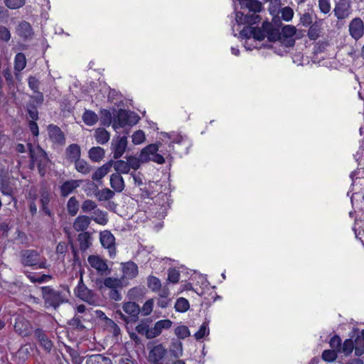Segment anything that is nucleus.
Here are the masks:
<instances>
[{"label":"nucleus","mask_w":364,"mask_h":364,"mask_svg":"<svg viewBox=\"0 0 364 364\" xmlns=\"http://www.w3.org/2000/svg\"><path fill=\"white\" fill-rule=\"evenodd\" d=\"M262 28L265 31L266 37L269 41H277L281 38V33L278 28L273 27V25L268 22L262 23Z\"/></svg>","instance_id":"nucleus-19"},{"label":"nucleus","mask_w":364,"mask_h":364,"mask_svg":"<svg viewBox=\"0 0 364 364\" xmlns=\"http://www.w3.org/2000/svg\"><path fill=\"white\" fill-rule=\"evenodd\" d=\"M252 37L258 41H262L264 39V38L266 37V34L265 31H264V28L262 27L261 28H254Z\"/></svg>","instance_id":"nucleus-62"},{"label":"nucleus","mask_w":364,"mask_h":364,"mask_svg":"<svg viewBox=\"0 0 364 364\" xmlns=\"http://www.w3.org/2000/svg\"><path fill=\"white\" fill-rule=\"evenodd\" d=\"M158 150V146L155 144H149L144 148L141 150L142 164L152 161L159 164H163L165 159L162 155L157 153Z\"/></svg>","instance_id":"nucleus-7"},{"label":"nucleus","mask_w":364,"mask_h":364,"mask_svg":"<svg viewBox=\"0 0 364 364\" xmlns=\"http://www.w3.org/2000/svg\"><path fill=\"white\" fill-rule=\"evenodd\" d=\"M105 150L100 146L92 147L89 150L88 155L91 161L98 162L105 156Z\"/></svg>","instance_id":"nucleus-29"},{"label":"nucleus","mask_w":364,"mask_h":364,"mask_svg":"<svg viewBox=\"0 0 364 364\" xmlns=\"http://www.w3.org/2000/svg\"><path fill=\"white\" fill-rule=\"evenodd\" d=\"M82 183V180H68L65 181L60 186V196L62 197H67L69 194L73 193L77 188H78Z\"/></svg>","instance_id":"nucleus-17"},{"label":"nucleus","mask_w":364,"mask_h":364,"mask_svg":"<svg viewBox=\"0 0 364 364\" xmlns=\"http://www.w3.org/2000/svg\"><path fill=\"white\" fill-rule=\"evenodd\" d=\"M75 295L90 305H95L97 302L96 294L85 285L82 274L78 284L75 289Z\"/></svg>","instance_id":"nucleus-6"},{"label":"nucleus","mask_w":364,"mask_h":364,"mask_svg":"<svg viewBox=\"0 0 364 364\" xmlns=\"http://www.w3.org/2000/svg\"><path fill=\"white\" fill-rule=\"evenodd\" d=\"M94 214L95 215L92 219L100 225H105L108 222V219L105 213H103L101 210L97 209L95 210Z\"/></svg>","instance_id":"nucleus-43"},{"label":"nucleus","mask_w":364,"mask_h":364,"mask_svg":"<svg viewBox=\"0 0 364 364\" xmlns=\"http://www.w3.org/2000/svg\"><path fill=\"white\" fill-rule=\"evenodd\" d=\"M113 165V160H110L105 163L101 167L98 168L92 174V179L93 181H100L110 171Z\"/></svg>","instance_id":"nucleus-23"},{"label":"nucleus","mask_w":364,"mask_h":364,"mask_svg":"<svg viewBox=\"0 0 364 364\" xmlns=\"http://www.w3.org/2000/svg\"><path fill=\"white\" fill-rule=\"evenodd\" d=\"M100 242L104 247L108 250L110 257L115 256V238L110 231L105 230L100 232Z\"/></svg>","instance_id":"nucleus-9"},{"label":"nucleus","mask_w":364,"mask_h":364,"mask_svg":"<svg viewBox=\"0 0 364 364\" xmlns=\"http://www.w3.org/2000/svg\"><path fill=\"white\" fill-rule=\"evenodd\" d=\"M41 291L45 305L47 307L50 306L56 309L62 304L68 301L70 290L68 286H62L58 289H54L48 286L42 287Z\"/></svg>","instance_id":"nucleus-2"},{"label":"nucleus","mask_w":364,"mask_h":364,"mask_svg":"<svg viewBox=\"0 0 364 364\" xmlns=\"http://www.w3.org/2000/svg\"><path fill=\"white\" fill-rule=\"evenodd\" d=\"M0 189L3 194L7 196H11L13 192L12 188L9 186V181L7 179H1Z\"/></svg>","instance_id":"nucleus-51"},{"label":"nucleus","mask_w":364,"mask_h":364,"mask_svg":"<svg viewBox=\"0 0 364 364\" xmlns=\"http://www.w3.org/2000/svg\"><path fill=\"white\" fill-rule=\"evenodd\" d=\"M180 273L176 269H170L168 274V280L172 283H177L179 281Z\"/></svg>","instance_id":"nucleus-59"},{"label":"nucleus","mask_w":364,"mask_h":364,"mask_svg":"<svg viewBox=\"0 0 364 364\" xmlns=\"http://www.w3.org/2000/svg\"><path fill=\"white\" fill-rule=\"evenodd\" d=\"M114 170L117 171L116 173H119L121 175V173H128L129 172V168L128 166L127 161H124L123 160H117L114 161H113V165Z\"/></svg>","instance_id":"nucleus-34"},{"label":"nucleus","mask_w":364,"mask_h":364,"mask_svg":"<svg viewBox=\"0 0 364 364\" xmlns=\"http://www.w3.org/2000/svg\"><path fill=\"white\" fill-rule=\"evenodd\" d=\"M97 208V204L95 201L92 200H85L81 206L82 210L83 213H89L92 210H95Z\"/></svg>","instance_id":"nucleus-52"},{"label":"nucleus","mask_w":364,"mask_h":364,"mask_svg":"<svg viewBox=\"0 0 364 364\" xmlns=\"http://www.w3.org/2000/svg\"><path fill=\"white\" fill-rule=\"evenodd\" d=\"M50 202V193L48 191L43 189L41 191V206L48 205Z\"/></svg>","instance_id":"nucleus-64"},{"label":"nucleus","mask_w":364,"mask_h":364,"mask_svg":"<svg viewBox=\"0 0 364 364\" xmlns=\"http://www.w3.org/2000/svg\"><path fill=\"white\" fill-rule=\"evenodd\" d=\"M28 83L29 87L34 92L39 91V80L35 76H30L28 79Z\"/></svg>","instance_id":"nucleus-57"},{"label":"nucleus","mask_w":364,"mask_h":364,"mask_svg":"<svg viewBox=\"0 0 364 364\" xmlns=\"http://www.w3.org/2000/svg\"><path fill=\"white\" fill-rule=\"evenodd\" d=\"M14 330L23 337L28 336L31 333V323L25 318L18 316L16 318Z\"/></svg>","instance_id":"nucleus-12"},{"label":"nucleus","mask_w":364,"mask_h":364,"mask_svg":"<svg viewBox=\"0 0 364 364\" xmlns=\"http://www.w3.org/2000/svg\"><path fill=\"white\" fill-rule=\"evenodd\" d=\"M175 334L181 339H184L190 336V331L187 326H180L176 328Z\"/></svg>","instance_id":"nucleus-49"},{"label":"nucleus","mask_w":364,"mask_h":364,"mask_svg":"<svg viewBox=\"0 0 364 364\" xmlns=\"http://www.w3.org/2000/svg\"><path fill=\"white\" fill-rule=\"evenodd\" d=\"M145 135L143 131L138 130L135 132L132 135V142L134 144H139L144 141Z\"/></svg>","instance_id":"nucleus-58"},{"label":"nucleus","mask_w":364,"mask_h":364,"mask_svg":"<svg viewBox=\"0 0 364 364\" xmlns=\"http://www.w3.org/2000/svg\"><path fill=\"white\" fill-rule=\"evenodd\" d=\"M103 285L111 289L122 287V281L117 278L107 277L104 279Z\"/></svg>","instance_id":"nucleus-41"},{"label":"nucleus","mask_w":364,"mask_h":364,"mask_svg":"<svg viewBox=\"0 0 364 364\" xmlns=\"http://www.w3.org/2000/svg\"><path fill=\"white\" fill-rule=\"evenodd\" d=\"M125 158L128 163V166H129V170L131 168H132L134 170H137L138 168H139L141 164L142 163L141 152L140 153L139 158H136L134 156H126Z\"/></svg>","instance_id":"nucleus-38"},{"label":"nucleus","mask_w":364,"mask_h":364,"mask_svg":"<svg viewBox=\"0 0 364 364\" xmlns=\"http://www.w3.org/2000/svg\"><path fill=\"white\" fill-rule=\"evenodd\" d=\"M75 166L78 172L85 175L89 173L92 170V167L87 162L80 159L75 162Z\"/></svg>","instance_id":"nucleus-35"},{"label":"nucleus","mask_w":364,"mask_h":364,"mask_svg":"<svg viewBox=\"0 0 364 364\" xmlns=\"http://www.w3.org/2000/svg\"><path fill=\"white\" fill-rule=\"evenodd\" d=\"M11 38L9 30L4 26H0V39L4 42H8Z\"/></svg>","instance_id":"nucleus-61"},{"label":"nucleus","mask_w":364,"mask_h":364,"mask_svg":"<svg viewBox=\"0 0 364 364\" xmlns=\"http://www.w3.org/2000/svg\"><path fill=\"white\" fill-rule=\"evenodd\" d=\"M123 311L127 314H124L120 310L116 311V314L125 323H135L137 321L140 313L139 306L134 301L125 302L122 306Z\"/></svg>","instance_id":"nucleus-4"},{"label":"nucleus","mask_w":364,"mask_h":364,"mask_svg":"<svg viewBox=\"0 0 364 364\" xmlns=\"http://www.w3.org/2000/svg\"><path fill=\"white\" fill-rule=\"evenodd\" d=\"M355 353L360 356L364 353V337L362 333L357 336L354 342Z\"/></svg>","instance_id":"nucleus-39"},{"label":"nucleus","mask_w":364,"mask_h":364,"mask_svg":"<svg viewBox=\"0 0 364 364\" xmlns=\"http://www.w3.org/2000/svg\"><path fill=\"white\" fill-rule=\"evenodd\" d=\"M26 65V56L23 53H18L15 56L14 70L16 72H21Z\"/></svg>","instance_id":"nucleus-33"},{"label":"nucleus","mask_w":364,"mask_h":364,"mask_svg":"<svg viewBox=\"0 0 364 364\" xmlns=\"http://www.w3.org/2000/svg\"><path fill=\"white\" fill-rule=\"evenodd\" d=\"M100 120L103 125L109 126L112 124V114L108 109H102L100 112Z\"/></svg>","instance_id":"nucleus-46"},{"label":"nucleus","mask_w":364,"mask_h":364,"mask_svg":"<svg viewBox=\"0 0 364 364\" xmlns=\"http://www.w3.org/2000/svg\"><path fill=\"white\" fill-rule=\"evenodd\" d=\"M83 122L89 126L95 124L98 120V116L91 110H86L82 116Z\"/></svg>","instance_id":"nucleus-36"},{"label":"nucleus","mask_w":364,"mask_h":364,"mask_svg":"<svg viewBox=\"0 0 364 364\" xmlns=\"http://www.w3.org/2000/svg\"><path fill=\"white\" fill-rule=\"evenodd\" d=\"M337 358V351L334 350H325L322 353V358L328 362L334 361Z\"/></svg>","instance_id":"nucleus-55"},{"label":"nucleus","mask_w":364,"mask_h":364,"mask_svg":"<svg viewBox=\"0 0 364 364\" xmlns=\"http://www.w3.org/2000/svg\"><path fill=\"white\" fill-rule=\"evenodd\" d=\"M80 244V248L82 251H85L91 245V235L88 232L80 233L77 237Z\"/></svg>","instance_id":"nucleus-30"},{"label":"nucleus","mask_w":364,"mask_h":364,"mask_svg":"<svg viewBox=\"0 0 364 364\" xmlns=\"http://www.w3.org/2000/svg\"><path fill=\"white\" fill-rule=\"evenodd\" d=\"M26 0H4L5 5L10 9H18L23 7Z\"/></svg>","instance_id":"nucleus-44"},{"label":"nucleus","mask_w":364,"mask_h":364,"mask_svg":"<svg viewBox=\"0 0 364 364\" xmlns=\"http://www.w3.org/2000/svg\"><path fill=\"white\" fill-rule=\"evenodd\" d=\"M35 93V95L30 96V100L27 103H33L37 107L41 106L44 101L43 95L41 92H36Z\"/></svg>","instance_id":"nucleus-48"},{"label":"nucleus","mask_w":364,"mask_h":364,"mask_svg":"<svg viewBox=\"0 0 364 364\" xmlns=\"http://www.w3.org/2000/svg\"><path fill=\"white\" fill-rule=\"evenodd\" d=\"M127 147V138L126 136H117L111 143V149L114 159H119L124 153Z\"/></svg>","instance_id":"nucleus-8"},{"label":"nucleus","mask_w":364,"mask_h":364,"mask_svg":"<svg viewBox=\"0 0 364 364\" xmlns=\"http://www.w3.org/2000/svg\"><path fill=\"white\" fill-rule=\"evenodd\" d=\"M34 336L39 341L40 345L48 352L53 348V342L48 338L45 331L41 328H36L34 331Z\"/></svg>","instance_id":"nucleus-18"},{"label":"nucleus","mask_w":364,"mask_h":364,"mask_svg":"<svg viewBox=\"0 0 364 364\" xmlns=\"http://www.w3.org/2000/svg\"><path fill=\"white\" fill-rule=\"evenodd\" d=\"M95 139L99 144H105L109 140V133L104 128H98L95 131Z\"/></svg>","instance_id":"nucleus-32"},{"label":"nucleus","mask_w":364,"mask_h":364,"mask_svg":"<svg viewBox=\"0 0 364 364\" xmlns=\"http://www.w3.org/2000/svg\"><path fill=\"white\" fill-rule=\"evenodd\" d=\"M318 6L322 13H328L331 9L329 0H318Z\"/></svg>","instance_id":"nucleus-63"},{"label":"nucleus","mask_w":364,"mask_h":364,"mask_svg":"<svg viewBox=\"0 0 364 364\" xmlns=\"http://www.w3.org/2000/svg\"><path fill=\"white\" fill-rule=\"evenodd\" d=\"M190 307L188 301L183 297L177 299L175 304V309L178 312H186Z\"/></svg>","instance_id":"nucleus-40"},{"label":"nucleus","mask_w":364,"mask_h":364,"mask_svg":"<svg viewBox=\"0 0 364 364\" xmlns=\"http://www.w3.org/2000/svg\"><path fill=\"white\" fill-rule=\"evenodd\" d=\"M37 107L33 103H26V112L31 120H38L39 118Z\"/></svg>","instance_id":"nucleus-42"},{"label":"nucleus","mask_w":364,"mask_h":364,"mask_svg":"<svg viewBox=\"0 0 364 364\" xmlns=\"http://www.w3.org/2000/svg\"><path fill=\"white\" fill-rule=\"evenodd\" d=\"M110 186L117 192H122L124 188L122 176L119 173H113L110 176Z\"/></svg>","instance_id":"nucleus-25"},{"label":"nucleus","mask_w":364,"mask_h":364,"mask_svg":"<svg viewBox=\"0 0 364 364\" xmlns=\"http://www.w3.org/2000/svg\"><path fill=\"white\" fill-rule=\"evenodd\" d=\"M296 29L294 26L287 25L282 28L280 31L281 38H292L296 33Z\"/></svg>","instance_id":"nucleus-45"},{"label":"nucleus","mask_w":364,"mask_h":364,"mask_svg":"<svg viewBox=\"0 0 364 364\" xmlns=\"http://www.w3.org/2000/svg\"><path fill=\"white\" fill-rule=\"evenodd\" d=\"M153 299H149L144 303L141 310L144 316L149 315L151 313L153 309Z\"/></svg>","instance_id":"nucleus-60"},{"label":"nucleus","mask_w":364,"mask_h":364,"mask_svg":"<svg viewBox=\"0 0 364 364\" xmlns=\"http://www.w3.org/2000/svg\"><path fill=\"white\" fill-rule=\"evenodd\" d=\"M349 31L350 36L355 39L358 40L364 33V24L360 18L353 19L349 24Z\"/></svg>","instance_id":"nucleus-13"},{"label":"nucleus","mask_w":364,"mask_h":364,"mask_svg":"<svg viewBox=\"0 0 364 364\" xmlns=\"http://www.w3.org/2000/svg\"><path fill=\"white\" fill-rule=\"evenodd\" d=\"M329 344L333 350L337 352H341V339L338 336L336 335L332 337L330 340Z\"/></svg>","instance_id":"nucleus-53"},{"label":"nucleus","mask_w":364,"mask_h":364,"mask_svg":"<svg viewBox=\"0 0 364 364\" xmlns=\"http://www.w3.org/2000/svg\"><path fill=\"white\" fill-rule=\"evenodd\" d=\"M21 262L24 266H38L39 268H46V259H41L39 253L33 250H26L21 252Z\"/></svg>","instance_id":"nucleus-5"},{"label":"nucleus","mask_w":364,"mask_h":364,"mask_svg":"<svg viewBox=\"0 0 364 364\" xmlns=\"http://www.w3.org/2000/svg\"><path fill=\"white\" fill-rule=\"evenodd\" d=\"M139 120V117L134 112L127 111L123 109L118 110L117 115H114L112 127L114 130H117L126 125L136 124Z\"/></svg>","instance_id":"nucleus-3"},{"label":"nucleus","mask_w":364,"mask_h":364,"mask_svg":"<svg viewBox=\"0 0 364 364\" xmlns=\"http://www.w3.org/2000/svg\"><path fill=\"white\" fill-rule=\"evenodd\" d=\"M16 32L23 40L30 39L34 35L31 25L26 21H21L18 23L16 28Z\"/></svg>","instance_id":"nucleus-14"},{"label":"nucleus","mask_w":364,"mask_h":364,"mask_svg":"<svg viewBox=\"0 0 364 364\" xmlns=\"http://www.w3.org/2000/svg\"><path fill=\"white\" fill-rule=\"evenodd\" d=\"M50 139L55 144L63 145L65 136L60 128L54 124H49L47 128Z\"/></svg>","instance_id":"nucleus-10"},{"label":"nucleus","mask_w":364,"mask_h":364,"mask_svg":"<svg viewBox=\"0 0 364 364\" xmlns=\"http://www.w3.org/2000/svg\"><path fill=\"white\" fill-rule=\"evenodd\" d=\"M124 277L127 279H133L138 274V267L132 261L122 263Z\"/></svg>","instance_id":"nucleus-20"},{"label":"nucleus","mask_w":364,"mask_h":364,"mask_svg":"<svg viewBox=\"0 0 364 364\" xmlns=\"http://www.w3.org/2000/svg\"><path fill=\"white\" fill-rule=\"evenodd\" d=\"M151 321L149 318L142 320L141 322L135 328L137 333L141 335H145L147 338H153V336H150L151 335L150 332L152 331V328H149V325Z\"/></svg>","instance_id":"nucleus-26"},{"label":"nucleus","mask_w":364,"mask_h":364,"mask_svg":"<svg viewBox=\"0 0 364 364\" xmlns=\"http://www.w3.org/2000/svg\"><path fill=\"white\" fill-rule=\"evenodd\" d=\"M279 13L281 14V17L287 21H290L292 18L293 15H294V11H293L292 9L289 6L282 8L280 10Z\"/></svg>","instance_id":"nucleus-56"},{"label":"nucleus","mask_w":364,"mask_h":364,"mask_svg":"<svg viewBox=\"0 0 364 364\" xmlns=\"http://www.w3.org/2000/svg\"><path fill=\"white\" fill-rule=\"evenodd\" d=\"M161 282L160 280L154 276H150L148 278V287L151 289L153 291H158L161 288Z\"/></svg>","instance_id":"nucleus-50"},{"label":"nucleus","mask_w":364,"mask_h":364,"mask_svg":"<svg viewBox=\"0 0 364 364\" xmlns=\"http://www.w3.org/2000/svg\"><path fill=\"white\" fill-rule=\"evenodd\" d=\"M91 218L87 215H79L73 223V228L77 232L85 231L90 225Z\"/></svg>","instance_id":"nucleus-22"},{"label":"nucleus","mask_w":364,"mask_h":364,"mask_svg":"<svg viewBox=\"0 0 364 364\" xmlns=\"http://www.w3.org/2000/svg\"><path fill=\"white\" fill-rule=\"evenodd\" d=\"M87 184L90 188L95 190V196L98 198L99 200H108L114 196V192L109 188H103L99 190L97 186L93 182H88Z\"/></svg>","instance_id":"nucleus-16"},{"label":"nucleus","mask_w":364,"mask_h":364,"mask_svg":"<svg viewBox=\"0 0 364 364\" xmlns=\"http://www.w3.org/2000/svg\"><path fill=\"white\" fill-rule=\"evenodd\" d=\"M354 348V343L351 339H346L343 346L341 345V351L346 355H349Z\"/></svg>","instance_id":"nucleus-54"},{"label":"nucleus","mask_w":364,"mask_h":364,"mask_svg":"<svg viewBox=\"0 0 364 364\" xmlns=\"http://www.w3.org/2000/svg\"><path fill=\"white\" fill-rule=\"evenodd\" d=\"M241 9H247L248 12L244 14L243 12L237 11L235 14V21L238 25L249 24L252 25L257 23L260 21L261 17L257 13L260 12L262 9L261 2L258 0H237Z\"/></svg>","instance_id":"nucleus-1"},{"label":"nucleus","mask_w":364,"mask_h":364,"mask_svg":"<svg viewBox=\"0 0 364 364\" xmlns=\"http://www.w3.org/2000/svg\"><path fill=\"white\" fill-rule=\"evenodd\" d=\"M167 353L166 349L161 345L155 346L149 353V360L153 364H162L161 360Z\"/></svg>","instance_id":"nucleus-11"},{"label":"nucleus","mask_w":364,"mask_h":364,"mask_svg":"<svg viewBox=\"0 0 364 364\" xmlns=\"http://www.w3.org/2000/svg\"><path fill=\"white\" fill-rule=\"evenodd\" d=\"M348 8L349 5L346 4L345 2H339L336 4L334 13L338 19H343L348 16Z\"/></svg>","instance_id":"nucleus-28"},{"label":"nucleus","mask_w":364,"mask_h":364,"mask_svg":"<svg viewBox=\"0 0 364 364\" xmlns=\"http://www.w3.org/2000/svg\"><path fill=\"white\" fill-rule=\"evenodd\" d=\"M209 334L208 323L204 322L200 326L199 330L194 334V337L196 340H200L205 335Z\"/></svg>","instance_id":"nucleus-47"},{"label":"nucleus","mask_w":364,"mask_h":364,"mask_svg":"<svg viewBox=\"0 0 364 364\" xmlns=\"http://www.w3.org/2000/svg\"><path fill=\"white\" fill-rule=\"evenodd\" d=\"M87 260L90 266L95 269L97 272H101L102 274L107 271H108V272L106 274L110 273V270H109L106 262L101 259L99 256L90 255L89 256Z\"/></svg>","instance_id":"nucleus-15"},{"label":"nucleus","mask_w":364,"mask_h":364,"mask_svg":"<svg viewBox=\"0 0 364 364\" xmlns=\"http://www.w3.org/2000/svg\"><path fill=\"white\" fill-rule=\"evenodd\" d=\"M66 157L71 162H75L80 159V147L77 144L69 145L65 150Z\"/></svg>","instance_id":"nucleus-21"},{"label":"nucleus","mask_w":364,"mask_h":364,"mask_svg":"<svg viewBox=\"0 0 364 364\" xmlns=\"http://www.w3.org/2000/svg\"><path fill=\"white\" fill-rule=\"evenodd\" d=\"M172 322L168 320H161L157 321L154 326L152 328V331L150 333L151 335V336H153V338L158 336L162 331L163 329H168L171 326Z\"/></svg>","instance_id":"nucleus-24"},{"label":"nucleus","mask_w":364,"mask_h":364,"mask_svg":"<svg viewBox=\"0 0 364 364\" xmlns=\"http://www.w3.org/2000/svg\"><path fill=\"white\" fill-rule=\"evenodd\" d=\"M321 31V21H316L309 28L307 36L311 40H316Z\"/></svg>","instance_id":"nucleus-31"},{"label":"nucleus","mask_w":364,"mask_h":364,"mask_svg":"<svg viewBox=\"0 0 364 364\" xmlns=\"http://www.w3.org/2000/svg\"><path fill=\"white\" fill-rule=\"evenodd\" d=\"M86 364H112V363L108 357L102 354H95L87 358Z\"/></svg>","instance_id":"nucleus-27"},{"label":"nucleus","mask_w":364,"mask_h":364,"mask_svg":"<svg viewBox=\"0 0 364 364\" xmlns=\"http://www.w3.org/2000/svg\"><path fill=\"white\" fill-rule=\"evenodd\" d=\"M79 209V203L75 197H71L67 203V210L68 213L74 216L77 214Z\"/></svg>","instance_id":"nucleus-37"}]
</instances>
